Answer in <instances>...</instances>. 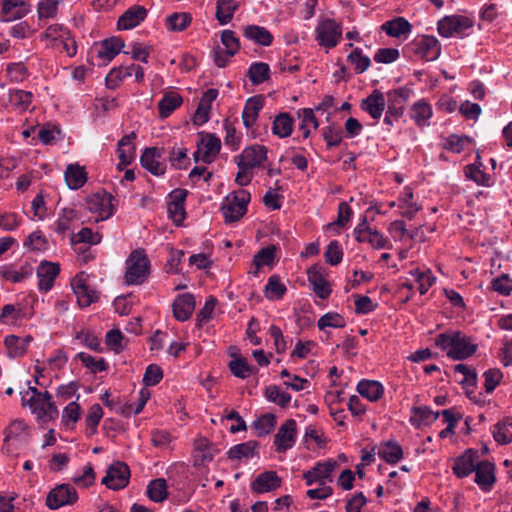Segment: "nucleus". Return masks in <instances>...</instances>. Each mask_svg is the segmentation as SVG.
I'll use <instances>...</instances> for the list:
<instances>
[{
    "instance_id": "nucleus-1",
    "label": "nucleus",
    "mask_w": 512,
    "mask_h": 512,
    "mask_svg": "<svg viewBox=\"0 0 512 512\" xmlns=\"http://www.w3.org/2000/svg\"><path fill=\"white\" fill-rule=\"evenodd\" d=\"M435 345L453 360H464L475 354L477 345L460 331H447L435 337Z\"/></svg>"
},
{
    "instance_id": "nucleus-2",
    "label": "nucleus",
    "mask_w": 512,
    "mask_h": 512,
    "mask_svg": "<svg viewBox=\"0 0 512 512\" xmlns=\"http://www.w3.org/2000/svg\"><path fill=\"white\" fill-rule=\"evenodd\" d=\"M149 272V260L142 249L134 250L126 260L125 279L127 284L138 285L144 282Z\"/></svg>"
},
{
    "instance_id": "nucleus-3",
    "label": "nucleus",
    "mask_w": 512,
    "mask_h": 512,
    "mask_svg": "<svg viewBox=\"0 0 512 512\" xmlns=\"http://www.w3.org/2000/svg\"><path fill=\"white\" fill-rule=\"evenodd\" d=\"M250 199V193L244 189L234 192L231 197L228 196L226 202L221 206L225 222L233 223L239 221L247 212V205Z\"/></svg>"
},
{
    "instance_id": "nucleus-4",
    "label": "nucleus",
    "mask_w": 512,
    "mask_h": 512,
    "mask_svg": "<svg viewBox=\"0 0 512 512\" xmlns=\"http://www.w3.org/2000/svg\"><path fill=\"white\" fill-rule=\"evenodd\" d=\"M316 40L325 48L337 46L342 36V27L334 19H325L316 27Z\"/></svg>"
},
{
    "instance_id": "nucleus-5",
    "label": "nucleus",
    "mask_w": 512,
    "mask_h": 512,
    "mask_svg": "<svg viewBox=\"0 0 512 512\" xmlns=\"http://www.w3.org/2000/svg\"><path fill=\"white\" fill-rule=\"evenodd\" d=\"M412 53L426 61L436 60L441 52L438 39L434 36L423 35L416 38L408 47Z\"/></svg>"
},
{
    "instance_id": "nucleus-6",
    "label": "nucleus",
    "mask_w": 512,
    "mask_h": 512,
    "mask_svg": "<svg viewBox=\"0 0 512 512\" xmlns=\"http://www.w3.org/2000/svg\"><path fill=\"white\" fill-rule=\"evenodd\" d=\"M78 500L76 489L70 484H60L53 488L46 497V505L56 510L65 505H73Z\"/></svg>"
},
{
    "instance_id": "nucleus-7",
    "label": "nucleus",
    "mask_w": 512,
    "mask_h": 512,
    "mask_svg": "<svg viewBox=\"0 0 512 512\" xmlns=\"http://www.w3.org/2000/svg\"><path fill=\"white\" fill-rule=\"evenodd\" d=\"M113 199V196L106 191L94 193L86 200L87 209L98 213L96 221L106 220L114 214Z\"/></svg>"
},
{
    "instance_id": "nucleus-8",
    "label": "nucleus",
    "mask_w": 512,
    "mask_h": 512,
    "mask_svg": "<svg viewBox=\"0 0 512 512\" xmlns=\"http://www.w3.org/2000/svg\"><path fill=\"white\" fill-rule=\"evenodd\" d=\"M129 478L130 469L128 465L117 461L109 466L106 476L102 479V483L109 489L120 490L128 485Z\"/></svg>"
},
{
    "instance_id": "nucleus-9",
    "label": "nucleus",
    "mask_w": 512,
    "mask_h": 512,
    "mask_svg": "<svg viewBox=\"0 0 512 512\" xmlns=\"http://www.w3.org/2000/svg\"><path fill=\"white\" fill-rule=\"evenodd\" d=\"M164 148L147 147L140 156L141 166L154 176H162L166 172V163L163 161Z\"/></svg>"
},
{
    "instance_id": "nucleus-10",
    "label": "nucleus",
    "mask_w": 512,
    "mask_h": 512,
    "mask_svg": "<svg viewBox=\"0 0 512 512\" xmlns=\"http://www.w3.org/2000/svg\"><path fill=\"white\" fill-rule=\"evenodd\" d=\"M473 26V21L463 15L445 16L438 22V32L443 37H451L454 34L462 35Z\"/></svg>"
},
{
    "instance_id": "nucleus-11",
    "label": "nucleus",
    "mask_w": 512,
    "mask_h": 512,
    "mask_svg": "<svg viewBox=\"0 0 512 512\" xmlns=\"http://www.w3.org/2000/svg\"><path fill=\"white\" fill-rule=\"evenodd\" d=\"M297 436V424L294 419L286 420L278 429L277 433L274 436V445L276 446V451L278 453H282L291 449L295 442Z\"/></svg>"
},
{
    "instance_id": "nucleus-12",
    "label": "nucleus",
    "mask_w": 512,
    "mask_h": 512,
    "mask_svg": "<svg viewBox=\"0 0 512 512\" xmlns=\"http://www.w3.org/2000/svg\"><path fill=\"white\" fill-rule=\"evenodd\" d=\"M71 287L80 307H88L98 300V292L86 283L83 272L72 279Z\"/></svg>"
},
{
    "instance_id": "nucleus-13",
    "label": "nucleus",
    "mask_w": 512,
    "mask_h": 512,
    "mask_svg": "<svg viewBox=\"0 0 512 512\" xmlns=\"http://www.w3.org/2000/svg\"><path fill=\"white\" fill-rule=\"evenodd\" d=\"M478 461V451L469 448L462 455L454 459L452 471L458 478H465L474 472Z\"/></svg>"
},
{
    "instance_id": "nucleus-14",
    "label": "nucleus",
    "mask_w": 512,
    "mask_h": 512,
    "mask_svg": "<svg viewBox=\"0 0 512 512\" xmlns=\"http://www.w3.org/2000/svg\"><path fill=\"white\" fill-rule=\"evenodd\" d=\"M360 108L374 120H379L386 108L384 94L380 90L374 89L370 95L361 100Z\"/></svg>"
},
{
    "instance_id": "nucleus-15",
    "label": "nucleus",
    "mask_w": 512,
    "mask_h": 512,
    "mask_svg": "<svg viewBox=\"0 0 512 512\" xmlns=\"http://www.w3.org/2000/svg\"><path fill=\"white\" fill-rule=\"evenodd\" d=\"M474 472L476 484L483 491H490L496 482L495 465L488 460H479Z\"/></svg>"
},
{
    "instance_id": "nucleus-16",
    "label": "nucleus",
    "mask_w": 512,
    "mask_h": 512,
    "mask_svg": "<svg viewBox=\"0 0 512 512\" xmlns=\"http://www.w3.org/2000/svg\"><path fill=\"white\" fill-rule=\"evenodd\" d=\"M60 273V265L49 261H42L37 268V277L39 278L38 288L40 291L48 292L54 284L56 277Z\"/></svg>"
},
{
    "instance_id": "nucleus-17",
    "label": "nucleus",
    "mask_w": 512,
    "mask_h": 512,
    "mask_svg": "<svg viewBox=\"0 0 512 512\" xmlns=\"http://www.w3.org/2000/svg\"><path fill=\"white\" fill-rule=\"evenodd\" d=\"M308 281L313 287L314 293L321 299L329 298L332 289L330 284L325 278L324 273L322 272V267L318 265L311 266L308 271Z\"/></svg>"
},
{
    "instance_id": "nucleus-18",
    "label": "nucleus",
    "mask_w": 512,
    "mask_h": 512,
    "mask_svg": "<svg viewBox=\"0 0 512 512\" xmlns=\"http://www.w3.org/2000/svg\"><path fill=\"white\" fill-rule=\"evenodd\" d=\"M267 158V148L263 145H253L246 147L237 157L239 163L243 166L253 169L259 167Z\"/></svg>"
},
{
    "instance_id": "nucleus-19",
    "label": "nucleus",
    "mask_w": 512,
    "mask_h": 512,
    "mask_svg": "<svg viewBox=\"0 0 512 512\" xmlns=\"http://www.w3.org/2000/svg\"><path fill=\"white\" fill-rule=\"evenodd\" d=\"M146 16L147 10L144 6L133 5L119 17L117 27L120 30L133 29L143 22Z\"/></svg>"
},
{
    "instance_id": "nucleus-20",
    "label": "nucleus",
    "mask_w": 512,
    "mask_h": 512,
    "mask_svg": "<svg viewBox=\"0 0 512 512\" xmlns=\"http://www.w3.org/2000/svg\"><path fill=\"white\" fill-rule=\"evenodd\" d=\"M281 478L275 471H265L260 473L252 482V491L261 494L273 491L281 486Z\"/></svg>"
},
{
    "instance_id": "nucleus-21",
    "label": "nucleus",
    "mask_w": 512,
    "mask_h": 512,
    "mask_svg": "<svg viewBox=\"0 0 512 512\" xmlns=\"http://www.w3.org/2000/svg\"><path fill=\"white\" fill-rule=\"evenodd\" d=\"M336 462L327 461L318 463L314 468L305 472L303 478L306 480L308 486L318 482L320 485L325 484V479H330L331 473L335 468Z\"/></svg>"
},
{
    "instance_id": "nucleus-22",
    "label": "nucleus",
    "mask_w": 512,
    "mask_h": 512,
    "mask_svg": "<svg viewBox=\"0 0 512 512\" xmlns=\"http://www.w3.org/2000/svg\"><path fill=\"white\" fill-rule=\"evenodd\" d=\"M124 40L120 37H110L101 41L99 48L96 50V56L100 60L110 62L124 48Z\"/></svg>"
},
{
    "instance_id": "nucleus-23",
    "label": "nucleus",
    "mask_w": 512,
    "mask_h": 512,
    "mask_svg": "<svg viewBox=\"0 0 512 512\" xmlns=\"http://www.w3.org/2000/svg\"><path fill=\"white\" fill-rule=\"evenodd\" d=\"M412 94L413 90L405 86L388 91L385 97L387 108L404 114L405 103Z\"/></svg>"
},
{
    "instance_id": "nucleus-24",
    "label": "nucleus",
    "mask_w": 512,
    "mask_h": 512,
    "mask_svg": "<svg viewBox=\"0 0 512 512\" xmlns=\"http://www.w3.org/2000/svg\"><path fill=\"white\" fill-rule=\"evenodd\" d=\"M195 309V298L190 293L179 295L173 303V315L178 321L188 320Z\"/></svg>"
},
{
    "instance_id": "nucleus-25",
    "label": "nucleus",
    "mask_w": 512,
    "mask_h": 512,
    "mask_svg": "<svg viewBox=\"0 0 512 512\" xmlns=\"http://www.w3.org/2000/svg\"><path fill=\"white\" fill-rule=\"evenodd\" d=\"M29 12V6L22 0L2 1V21L11 22L21 19Z\"/></svg>"
},
{
    "instance_id": "nucleus-26",
    "label": "nucleus",
    "mask_w": 512,
    "mask_h": 512,
    "mask_svg": "<svg viewBox=\"0 0 512 512\" xmlns=\"http://www.w3.org/2000/svg\"><path fill=\"white\" fill-rule=\"evenodd\" d=\"M33 341V337L31 335H27L25 337H19L16 335H8L4 339V344L8 351V356L11 358L22 357L29 346V344Z\"/></svg>"
},
{
    "instance_id": "nucleus-27",
    "label": "nucleus",
    "mask_w": 512,
    "mask_h": 512,
    "mask_svg": "<svg viewBox=\"0 0 512 512\" xmlns=\"http://www.w3.org/2000/svg\"><path fill=\"white\" fill-rule=\"evenodd\" d=\"M33 100V94L21 89H10L7 95V104L19 113L26 112Z\"/></svg>"
},
{
    "instance_id": "nucleus-28",
    "label": "nucleus",
    "mask_w": 512,
    "mask_h": 512,
    "mask_svg": "<svg viewBox=\"0 0 512 512\" xmlns=\"http://www.w3.org/2000/svg\"><path fill=\"white\" fill-rule=\"evenodd\" d=\"M243 35L255 44L265 47L270 46L274 40L273 35L268 29L258 25L245 26L243 28Z\"/></svg>"
},
{
    "instance_id": "nucleus-29",
    "label": "nucleus",
    "mask_w": 512,
    "mask_h": 512,
    "mask_svg": "<svg viewBox=\"0 0 512 512\" xmlns=\"http://www.w3.org/2000/svg\"><path fill=\"white\" fill-rule=\"evenodd\" d=\"M263 105L264 98L262 96H253L246 101L242 112V120L246 128H250L255 124Z\"/></svg>"
},
{
    "instance_id": "nucleus-30",
    "label": "nucleus",
    "mask_w": 512,
    "mask_h": 512,
    "mask_svg": "<svg viewBox=\"0 0 512 512\" xmlns=\"http://www.w3.org/2000/svg\"><path fill=\"white\" fill-rule=\"evenodd\" d=\"M136 137L137 134L133 131L130 134L124 135L118 141L117 152L118 158L121 160V164H131L135 158L136 147L132 141L136 139Z\"/></svg>"
},
{
    "instance_id": "nucleus-31",
    "label": "nucleus",
    "mask_w": 512,
    "mask_h": 512,
    "mask_svg": "<svg viewBox=\"0 0 512 512\" xmlns=\"http://www.w3.org/2000/svg\"><path fill=\"white\" fill-rule=\"evenodd\" d=\"M183 103V98L180 94L170 91L164 94L158 102V111L160 118L169 117L177 108Z\"/></svg>"
},
{
    "instance_id": "nucleus-32",
    "label": "nucleus",
    "mask_w": 512,
    "mask_h": 512,
    "mask_svg": "<svg viewBox=\"0 0 512 512\" xmlns=\"http://www.w3.org/2000/svg\"><path fill=\"white\" fill-rule=\"evenodd\" d=\"M65 181L70 189L77 190L87 181V173L84 167L78 164H70L65 171Z\"/></svg>"
},
{
    "instance_id": "nucleus-33",
    "label": "nucleus",
    "mask_w": 512,
    "mask_h": 512,
    "mask_svg": "<svg viewBox=\"0 0 512 512\" xmlns=\"http://www.w3.org/2000/svg\"><path fill=\"white\" fill-rule=\"evenodd\" d=\"M357 392L369 401L375 402L383 396L384 388L378 381L361 380L357 385Z\"/></svg>"
},
{
    "instance_id": "nucleus-34",
    "label": "nucleus",
    "mask_w": 512,
    "mask_h": 512,
    "mask_svg": "<svg viewBox=\"0 0 512 512\" xmlns=\"http://www.w3.org/2000/svg\"><path fill=\"white\" fill-rule=\"evenodd\" d=\"M378 455L387 463L396 464L403 458V450L396 441L389 440L380 445Z\"/></svg>"
},
{
    "instance_id": "nucleus-35",
    "label": "nucleus",
    "mask_w": 512,
    "mask_h": 512,
    "mask_svg": "<svg viewBox=\"0 0 512 512\" xmlns=\"http://www.w3.org/2000/svg\"><path fill=\"white\" fill-rule=\"evenodd\" d=\"M382 30L385 31L391 37H401L411 32L412 26L403 17H396L392 20L385 22L381 26Z\"/></svg>"
},
{
    "instance_id": "nucleus-36",
    "label": "nucleus",
    "mask_w": 512,
    "mask_h": 512,
    "mask_svg": "<svg viewBox=\"0 0 512 512\" xmlns=\"http://www.w3.org/2000/svg\"><path fill=\"white\" fill-rule=\"evenodd\" d=\"M439 416L440 412H434L428 406L413 407L411 423L417 426H428L435 422Z\"/></svg>"
},
{
    "instance_id": "nucleus-37",
    "label": "nucleus",
    "mask_w": 512,
    "mask_h": 512,
    "mask_svg": "<svg viewBox=\"0 0 512 512\" xmlns=\"http://www.w3.org/2000/svg\"><path fill=\"white\" fill-rule=\"evenodd\" d=\"M293 124L294 120L289 113H280L273 121L272 132L280 138H286L291 135Z\"/></svg>"
},
{
    "instance_id": "nucleus-38",
    "label": "nucleus",
    "mask_w": 512,
    "mask_h": 512,
    "mask_svg": "<svg viewBox=\"0 0 512 512\" xmlns=\"http://www.w3.org/2000/svg\"><path fill=\"white\" fill-rule=\"evenodd\" d=\"M257 447L258 442L253 440L237 444L228 450L227 457L231 460L249 459L254 456Z\"/></svg>"
},
{
    "instance_id": "nucleus-39",
    "label": "nucleus",
    "mask_w": 512,
    "mask_h": 512,
    "mask_svg": "<svg viewBox=\"0 0 512 512\" xmlns=\"http://www.w3.org/2000/svg\"><path fill=\"white\" fill-rule=\"evenodd\" d=\"M238 8V3L235 0H218L216 6V19L221 25L228 24Z\"/></svg>"
},
{
    "instance_id": "nucleus-40",
    "label": "nucleus",
    "mask_w": 512,
    "mask_h": 512,
    "mask_svg": "<svg viewBox=\"0 0 512 512\" xmlns=\"http://www.w3.org/2000/svg\"><path fill=\"white\" fill-rule=\"evenodd\" d=\"M287 292V287L280 281L279 276L272 275L268 278L264 288L265 297L269 300H280Z\"/></svg>"
},
{
    "instance_id": "nucleus-41",
    "label": "nucleus",
    "mask_w": 512,
    "mask_h": 512,
    "mask_svg": "<svg viewBox=\"0 0 512 512\" xmlns=\"http://www.w3.org/2000/svg\"><path fill=\"white\" fill-rule=\"evenodd\" d=\"M247 76L253 84H261L270 78V67L264 62H254L250 65Z\"/></svg>"
},
{
    "instance_id": "nucleus-42",
    "label": "nucleus",
    "mask_w": 512,
    "mask_h": 512,
    "mask_svg": "<svg viewBox=\"0 0 512 512\" xmlns=\"http://www.w3.org/2000/svg\"><path fill=\"white\" fill-rule=\"evenodd\" d=\"M135 64L121 65L113 68L106 76V85L110 89H114L119 85V82L132 75Z\"/></svg>"
},
{
    "instance_id": "nucleus-43",
    "label": "nucleus",
    "mask_w": 512,
    "mask_h": 512,
    "mask_svg": "<svg viewBox=\"0 0 512 512\" xmlns=\"http://www.w3.org/2000/svg\"><path fill=\"white\" fill-rule=\"evenodd\" d=\"M276 416L272 413H265L257 418L252 427L256 430L258 437L266 436L270 434L276 426Z\"/></svg>"
},
{
    "instance_id": "nucleus-44",
    "label": "nucleus",
    "mask_w": 512,
    "mask_h": 512,
    "mask_svg": "<svg viewBox=\"0 0 512 512\" xmlns=\"http://www.w3.org/2000/svg\"><path fill=\"white\" fill-rule=\"evenodd\" d=\"M231 356L233 359L228 364L231 373L237 378H248L253 373V367L249 365L244 357L234 355Z\"/></svg>"
},
{
    "instance_id": "nucleus-45",
    "label": "nucleus",
    "mask_w": 512,
    "mask_h": 512,
    "mask_svg": "<svg viewBox=\"0 0 512 512\" xmlns=\"http://www.w3.org/2000/svg\"><path fill=\"white\" fill-rule=\"evenodd\" d=\"M432 116V108L425 100H419L413 104L411 118L418 126H423Z\"/></svg>"
},
{
    "instance_id": "nucleus-46",
    "label": "nucleus",
    "mask_w": 512,
    "mask_h": 512,
    "mask_svg": "<svg viewBox=\"0 0 512 512\" xmlns=\"http://www.w3.org/2000/svg\"><path fill=\"white\" fill-rule=\"evenodd\" d=\"M264 395L268 401L277 404L281 408H286L291 401V395L282 391L277 385L266 387Z\"/></svg>"
},
{
    "instance_id": "nucleus-47",
    "label": "nucleus",
    "mask_w": 512,
    "mask_h": 512,
    "mask_svg": "<svg viewBox=\"0 0 512 512\" xmlns=\"http://www.w3.org/2000/svg\"><path fill=\"white\" fill-rule=\"evenodd\" d=\"M147 496L154 502H162L167 497V484L163 478L152 480L147 486Z\"/></svg>"
},
{
    "instance_id": "nucleus-48",
    "label": "nucleus",
    "mask_w": 512,
    "mask_h": 512,
    "mask_svg": "<svg viewBox=\"0 0 512 512\" xmlns=\"http://www.w3.org/2000/svg\"><path fill=\"white\" fill-rule=\"evenodd\" d=\"M275 248L274 246H267L262 248L253 258V265L255 269L250 271L253 275L257 276L259 269L265 265L269 266L274 262Z\"/></svg>"
},
{
    "instance_id": "nucleus-49",
    "label": "nucleus",
    "mask_w": 512,
    "mask_h": 512,
    "mask_svg": "<svg viewBox=\"0 0 512 512\" xmlns=\"http://www.w3.org/2000/svg\"><path fill=\"white\" fill-rule=\"evenodd\" d=\"M76 358L79 359L83 365L90 370L91 373L95 374L97 372L106 371L108 369V364L104 358L96 359L95 357L84 352L78 353Z\"/></svg>"
},
{
    "instance_id": "nucleus-50",
    "label": "nucleus",
    "mask_w": 512,
    "mask_h": 512,
    "mask_svg": "<svg viewBox=\"0 0 512 512\" xmlns=\"http://www.w3.org/2000/svg\"><path fill=\"white\" fill-rule=\"evenodd\" d=\"M481 166V163H479V165L476 163L467 165L465 167V176L476 182L478 185L490 186L491 177L481 170Z\"/></svg>"
},
{
    "instance_id": "nucleus-51",
    "label": "nucleus",
    "mask_w": 512,
    "mask_h": 512,
    "mask_svg": "<svg viewBox=\"0 0 512 512\" xmlns=\"http://www.w3.org/2000/svg\"><path fill=\"white\" fill-rule=\"evenodd\" d=\"M192 18L188 13H173L167 18V28L170 31H183L191 24Z\"/></svg>"
},
{
    "instance_id": "nucleus-52",
    "label": "nucleus",
    "mask_w": 512,
    "mask_h": 512,
    "mask_svg": "<svg viewBox=\"0 0 512 512\" xmlns=\"http://www.w3.org/2000/svg\"><path fill=\"white\" fill-rule=\"evenodd\" d=\"M346 325L344 317L335 312H328L321 316L317 322L319 330L323 331L327 327L343 328Z\"/></svg>"
},
{
    "instance_id": "nucleus-53",
    "label": "nucleus",
    "mask_w": 512,
    "mask_h": 512,
    "mask_svg": "<svg viewBox=\"0 0 512 512\" xmlns=\"http://www.w3.org/2000/svg\"><path fill=\"white\" fill-rule=\"evenodd\" d=\"M102 416L103 409L99 404H94L90 407L88 415L85 419L88 436H91L97 432V427Z\"/></svg>"
},
{
    "instance_id": "nucleus-54",
    "label": "nucleus",
    "mask_w": 512,
    "mask_h": 512,
    "mask_svg": "<svg viewBox=\"0 0 512 512\" xmlns=\"http://www.w3.org/2000/svg\"><path fill=\"white\" fill-rule=\"evenodd\" d=\"M169 162L176 169H186L190 165L186 148L173 147L169 152Z\"/></svg>"
},
{
    "instance_id": "nucleus-55",
    "label": "nucleus",
    "mask_w": 512,
    "mask_h": 512,
    "mask_svg": "<svg viewBox=\"0 0 512 512\" xmlns=\"http://www.w3.org/2000/svg\"><path fill=\"white\" fill-rule=\"evenodd\" d=\"M471 142L472 139L469 136H459L457 134H451L449 137L445 139L443 148L453 153L459 154L464 150L466 143Z\"/></svg>"
},
{
    "instance_id": "nucleus-56",
    "label": "nucleus",
    "mask_w": 512,
    "mask_h": 512,
    "mask_svg": "<svg viewBox=\"0 0 512 512\" xmlns=\"http://www.w3.org/2000/svg\"><path fill=\"white\" fill-rule=\"evenodd\" d=\"M23 245L31 251H45L48 249V241L41 231L32 232L25 239Z\"/></svg>"
},
{
    "instance_id": "nucleus-57",
    "label": "nucleus",
    "mask_w": 512,
    "mask_h": 512,
    "mask_svg": "<svg viewBox=\"0 0 512 512\" xmlns=\"http://www.w3.org/2000/svg\"><path fill=\"white\" fill-rule=\"evenodd\" d=\"M411 274L415 277L417 283L419 284L418 290L421 295L427 293L429 288L436 281V277L432 275L430 270L420 271L419 269H415L411 271Z\"/></svg>"
},
{
    "instance_id": "nucleus-58",
    "label": "nucleus",
    "mask_w": 512,
    "mask_h": 512,
    "mask_svg": "<svg viewBox=\"0 0 512 512\" xmlns=\"http://www.w3.org/2000/svg\"><path fill=\"white\" fill-rule=\"evenodd\" d=\"M324 257L326 262L332 266H336L342 261L343 250L337 240H333L327 245Z\"/></svg>"
},
{
    "instance_id": "nucleus-59",
    "label": "nucleus",
    "mask_w": 512,
    "mask_h": 512,
    "mask_svg": "<svg viewBox=\"0 0 512 512\" xmlns=\"http://www.w3.org/2000/svg\"><path fill=\"white\" fill-rule=\"evenodd\" d=\"M27 425L23 420H14L4 431V445L10 440L20 439L26 433Z\"/></svg>"
},
{
    "instance_id": "nucleus-60",
    "label": "nucleus",
    "mask_w": 512,
    "mask_h": 512,
    "mask_svg": "<svg viewBox=\"0 0 512 512\" xmlns=\"http://www.w3.org/2000/svg\"><path fill=\"white\" fill-rule=\"evenodd\" d=\"M348 61L355 65V70L357 73H363L366 71L370 64V58L362 54L360 48H355L349 55Z\"/></svg>"
},
{
    "instance_id": "nucleus-61",
    "label": "nucleus",
    "mask_w": 512,
    "mask_h": 512,
    "mask_svg": "<svg viewBox=\"0 0 512 512\" xmlns=\"http://www.w3.org/2000/svg\"><path fill=\"white\" fill-rule=\"evenodd\" d=\"M76 339L80 340L86 347L90 348L93 351H103L99 338L91 331L81 330L77 332Z\"/></svg>"
},
{
    "instance_id": "nucleus-62",
    "label": "nucleus",
    "mask_w": 512,
    "mask_h": 512,
    "mask_svg": "<svg viewBox=\"0 0 512 512\" xmlns=\"http://www.w3.org/2000/svg\"><path fill=\"white\" fill-rule=\"evenodd\" d=\"M163 378V371L160 366L156 364H150L144 373L143 383L145 386H155L157 385Z\"/></svg>"
},
{
    "instance_id": "nucleus-63",
    "label": "nucleus",
    "mask_w": 512,
    "mask_h": 512,
    "mask_svg": "<svg viewBox=\"0 0 512 512\" xmlns=\"http://www.w3.org/2000/svg\"><path fill=\"white\" fill-rule=\"evenodd\" d=\"M6 71L10 81L16 83L22 82L28 76V69L21 62L8 64Z\"/></svg>"
},
{
    "instance_id": "nucleus-64",
    "label": "nucleus",
    "mask_w": 512,
    "mask_h": 512,
    "mask_svg": "<svg viewBox=\"0 0 512 512\" xmlns=\"http://www.w3.org/2000/svg\"><path fill=\"white\" fill-rule=\"evenodd\" d=\"M491 288L503 296H508L512 291V280L507 274H502L492 280Z\"/></svg>"
}]
</instances>
